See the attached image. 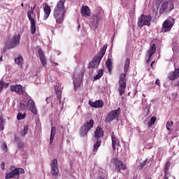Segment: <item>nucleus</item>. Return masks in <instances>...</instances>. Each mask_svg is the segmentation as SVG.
<instances>
[{
    "label": "nucleus",
    "mask_w": 179,
    "mask_h": 179,
    "mask_svg": "<svg viewBox=\"0 0 179 179\" xmlns=\"http://www.w3.org/2000/svg\"><path fill=\"white\" fill-rule=\"evenodd\" d=\"M171 164V163L170 162H166L165 169H164L165 174H169V170L170 169Z\"/></svg>",
    "instance_id": "f704fd0d"
},
{
    "label": "nucleus",
    "mask_w": 179,
    "mask_h": 179,
    "mask_svg": "<svg viewBox=\"0 0 179 179\" xmlns=\"http://www.w3.org/2000/svg\"><path fill=\"white\" fill-rule=\"evenodd\" d=\"M155 84L159 86V85H160V80L157 79V80L155 81Z\"/></svg>",
    "instance_id": "a18cd8bd"
},
{
    "label": "nucleus",
    "mask_w": 179,
    "mask_h": 179,
    "mask_svg": "<svg viewBox=\"0 0 179 179\" xmlns=\"http://www.w3.org/2000/svg\"><path fill=\"white\" fill-rule=\"evenodd\" d=\"M27 132H29V126L24 125L23 130L20 132L22 136H26Z\"/></svg>",
    "instance_id": "473e14b6"
},
{
    "label": "nucleus",
    "mask_w": 179,
    "mask_h": 179,
    "mask_svg": "<svg viewBox=\"0 0 179 179\" xmlns=\"http://www.w3.org/2000/svg\"><path fill=\"white\" fill-rule=\"evenodd\" d=\"M52 101V96H49V97L46 98V102L48 103H51Z\"/></svg>",
    "instance_id": "79ce46f5"
},
{
    "label": "nucleus",
    "mask_w": 179,
    "mask_h": 179,
    "mask_svg": "<svg viewBox=\"0 0 179 179\" xmlns=\"http://www.w3.org/2000/svg\"><path fill=\"white\" fill-rule=\"evenodd\" d=\"M26 118V113H18L17 115V120L20 121L21 120H24Z\"/></svg>",
    "instance_id": "72a5a7b5"
},
{
    "label": "nucleus",
    "mask_w": 179,
    "mask_h": 179,
    "mask_svg": "<svg viewBox=\"0 0 179 179\" xmlns=\"http://www.w3.org/2000/svg\"><path fill=\"white\" fill-rule=\"evenodd\" d=\"M73 82L75 90L78 89V87H80V83H82V75H79L78 73L74 74Z\"/></svg>",
    "instance_id": "dca6fc26"
},
{
    "label": "nucleus",
    "mask_w": 179,
    "mask_h": 179,
    "mask_svg": "<svg viewBox=\"0 0 179 179\" xmlns=\"http://www.w3.org/2000/svg\"><path fill=\"white\" fill-rule=\"evenodd\" d=\"M146 163H148V159H145L143 162L141 163V169H142V167H143V166L146 165Z\"/></svg>",
    "instance_id": "37998d69"
},
{
    "label": "nucleus",
    "mask_w": 179,
    "mask_h": 179,
    "mask_svg": "<svg viewBox=\"0 0 179 179\" xmlns=\"http://www.w3.org/2000/svg\"><path fill=\"white\" fill-rule=\"evenodd\" d=\"M107 50V45H104L103 48L100 50V53L96 56V57L99 58L101 60L103 57H104V54H106V51Z\"/></svg>",
    "instance_id": "bb28decb"
},
{
    "label": "nucleus",
    "mask_w": 179,
    "mask_h": 179,
    "mask_svg": "<svg viewBox=\"0 0 179 179\" xmlns=\"http://www.w3.org/2000/svg\"><path fill=\"white\" fill-rule=\"evenodd\" d=\"M1 170H5V162L1 163Z\"/></svg>",
    "instance_id": "c03bdc74"
},
{
    "label": "nucleus",
    "mask_w": 179,
    "mask_h": 179,
    "mask_svg": "<svg viewBox=\"0 0 179 179\" xmlns=\"http://www.w3.org/2000/svg\"><path fill=\"white\" fill-rule=\"evenodd\" d=\"M104 135V131H103V129L101 127H96L95 132H94V137L96 139L99 140V138H103Z\"/></svg>",
    "instance_id": "4be33fe9"
},
{
    "label": "nucleus",
    "mask_w": 179,
    "mask_h": 179,
    "mask_svg": "<svg viewBox=\"0 0 179 179\" xmlns=\"http://www.w3.org/2000/svg\"><path fill=\"white\" fill-rule=\"evenodd\" d=\"M20 44V35L17 34L14 35L10 40V42L7 43L6 46L7 48H15V47H17Z\"/></svg>",
    "instance_id": "1a4fd4ad"
},
{
    "label": "nucleus",
    "mask_w": 179,
    "mask_h": 179,
    "mask_svg": "<svg viewBox=\"0 0 179 179\" xmlns=\"http://www.w3.org/2000/svg\"><path fill=\"white\" fill-rule=\"evenodd\" d=\"M154 64H155V61L151 63V66H153Z\"/></svg>",
    "instance_id": "09e8293b"
},
{
    "label": "nucleus",
    "mask_w": 179,
    "mask_h": 179,
    "mask_svg": "<svg viewBox=\"0 0 179 179\" xmlns=\"http://www.w3.org/2000/svg\"><path fill=\"white\" fill-rule=\"evenodd\" d=\"M177 0H164L160 5V15H167L174 9V2Z\"/></svg>",
    "instance_id": "7ed1b4c3"
},
{
    "label": "nucleus",
    "mask_w": 179,
    "mask_h": 179,
    "mask_svg": "<svg viewBox=\"0 0 179 179\" xmlns=\"http://www.w3.org/2000/svg\"><path fill=\"white\" fill-rule=\"evenodd\" d=\"M173 127V121H168L166 122V129L167 131H171L170 128Z\"/></svg>",
    "instance_id": "4c0bfd02"
},
{
    "label": "nucleus",
    "mask_w": 179,
    "mask_h": 179,
    "mask_svg": "<svg viewBox=\"0 0 179 179\" xmlns=\"http://www.w3.org/2000/svg\"><path fill=\"white\" fill-rule=\"evenodd\" d=\"M167 176H169V174H166V172H164V179H169V177H167Z\"/></svg>",
    "instance_id": "49530a36"
},
{
    "label": "nucleus",
    "mask_w": 179,
    "mask_h": 179,
    "mask_svg": "<svg viewBox=\"0 0 179 179\" xmlns=\"http://www.w3.org/2000/svg\"><path fill=\"white\" fill-rule=\"evenodd\" d=\"M94 125V121L93 120H90L89 122H86V123L84 124L83 127H81L80 131V135L83 138H85V136H87V133L92 128H93V126Z\"/></svg>",
    "instance_id": "423d86ee"
},
{
    "label": "nucleus",
    "mask_w": 179,
    "mask_h": 179,
    "mask_svg": "<svg viewBox=\"0 0 179 179\" xmlns=\"http://www.w3.org/2000/svg\"><path fill=\"white\" fill-rule=\"evenodd\" d=\"M15 63L20 66V68H22V66H23V57L21 56L16 57L15 59Z\"/></svg>",
    "instance_id": "cd10ccee"
},
{
    "label": "nucleus",
    "mask_w": 179,
    "mask_h": 179,
    "mask_svg": "<svg viewBox=\"0 0 179 179\" xmlns=\"http://www.w3.org/2000/svg\"><path fill=\"white\" fill-rule=\"evenodd\" d=\"M38 17H40V14H38Z\"/></svg>",
    "instance_id": "864d4df0"
},
{
    "label": "nucleus",
    "mask_w": 179,
    "mask_h": 179,
    "mask_svg": "<svg viewBox=\"0 0 179 179\" xmlns=\"http://www.w3.org/2000/svg\"><path fill=\"white\" fill-rule=\"evenodd\" d=\"M23 146H24V143H23V142L18 143L17 147L19 148V149H22V148H23Z\"/></svg>",
    "instance_id": "a19ab883"
},
{
    "label": "nucleus",
    "mask_w": 179,
    "mask_h": 179,
    "mask_svg": "<svg viewBox=\"0 0 179 179\" xmlns=\"http://www.w3.org/2000/svg\"><path fill=\"white\" fill-rule=\"evenodd\" d=\"M89 105L94 108H101V107L103 106V101L100 100L96 101L94 102L90 101Z\"/></svg>",
    "instance_id": "aec40b11"
},
{
    "label": "nucleus",
    "mask_w": 179,
    "mask_h": 179,
    "mask_svg": "<svg viewBox=\"0 0 179 179\" xmlns=\"http://www.w3.org/2000/svg\"><path fill=\"white\" fill-rule=\"evenodd\" d=\"M11 92H15L17 94H23L24 93V87L21 85H11L10 87Z\"/></svg>",
    "instance_id": "2eb2a0df"
},
{
    "label": "nucleus",
    "mask_w": 179,
    "mask_h": 179,
    "mask_svg": "<svg viewBox=\"0 0 179 179\" xmlns=\"http://www.w3.org/2000/svg\"><path fill=\"white\" fill-rule=\"evenodd\" d=\"M38 54L39 55V58L41 59V62L44 68H47V59L45 56H44V53L41 49L38 50Z\"/></svg>",
    "instance_id": "a211bd4d"
},
{
    "label": "nucleus",
    "mask_w": 179,
    "mask_h": 179,
    "mask_svg": "<svg viewBox=\"0 0 179 179\" xmlns=\"http://www.w3.org/2000/svg\"><path fill=\"white\" fill-rule=\"evenodd\" d=\"M143 97H146V96L145 95V94H143Z\"/></svg>",
    "instance_id": "603ef678"
},
{
    "label": "nucleus",
    "mask_w": 179,
    "mask_h": 179,
    "mask_svg": "<svg viewBox=\"0 0 179 179\" xmlns=\"http://www.w3.org/2000/svg\"><path fill=\"white\" fill-rule=\"evenodd\" d=\"M101 59L96 56L88 64L89 69H94L99 68L100 65Z\"/></svg>",
    "instance_id": "4468645a"
},
{
    "label": "nucleus",
    "mask_w": 179,
    "mask_h": 179,
    "mask_svg": "<svg viewBox=\"0 0 179 179\" xmlns=\"http://www.w3.org/2000/svg\"><path fill=\"white\" fill-rule=\"evenodd\" d=\"M111 139H112L113 149V150H116L117 146L120 145V141H118V138H117V137H115L114 132H112Z\"/></svg>",
    "instance_id": "412c9836"
},
{
    "label": "nucleus",
    "mask_w": 179,
    "mask_h": 179,
    "mask_svg": "<svg viewBox=\"0 0 179 179\" xmlns=\"http://www.w3.org/2000/svg\"><path fill=\"white\" fill-rule=\"evenodd\" d=\"M26 107H27V104L20 103V108H22V110H26Z\"/></svg>",
    "instance_id": "ea45409f"
},
{
    "label": "nucleus",
    "mask_w": 179,
    "mask_h": 179,
    "mask_svg": "<svg viewBox=\"0 0 179 179\" xmlns=\"http://www.w3.org/2000/svg\"><path fill=\"white\" fill-rule=\"evenodd\" d=\"M9 86V83L3 81H0V92L2 91V89H6Z\"/></svg>",
    "instance_id": "2f4dec72"
},
{
    "label": "nucleus",
    "mask_w": 179,
    "mask_h": 179,
    "mask_svg": "<svg viewBox=\"0 0 179 179\" xmlns=\"http://www.w3.org/2000/svg\"><path fill=\"white\" fill-rule=\"evenodd\" d=\"M3 60V59H2V57H0V62H2Z\"/></svg>",
    "instance_id": "de8ad7c7"
},
{
    "label": "nucleus",
    "mask_w": 179,
    "mask_h": 179,
    "mask_svg": "<svg viewBox=\"0 0 179 179\" xmlns=\"http://www.w3.org/2000/svg\"><path fill=\"white\" fill-rule=\"evenodd\" d=\"M50 169L52 171V176L55 177V178H58V176L59 174V169L58 168V159H53L50 163Z\"/></svg>",
    "instance_id": "6e6552de"
},
{
    "label": "nucleus",
    "mask_w": 179,
    "mask_h": 179,
    "mask_svg": "<svg viewBox=\"0 0 179 179\" xmlns=\"http://www.w3.org/2000/svg\"><path fill=\"white\" fill-rule=\"evenodd\" d=\"M113 163L115 166V171L120 172L121 170H127V165H125L122 161H120L117 159H114L113 160Z\"/></svg>",
    "instance_id": "f8f14e48"
},
{
    "label": "nucleus",
    "mask_w": 179,
    "mask_h": 179,
    "mask_svg": "<svg viewBox=\"0 0 179 179\" xmlns=\"http://www.w3.org/2000/svg\"><path fill=\"white\" fill-rule=\"evenodd\" d=\"M130 62L129 58H127L124 63V73H122L120 76L118 88L120 96H122L125 93V89L127 87V73L128 72Z\"/></svg>",
    "instance_id": "f03ea898"
},
{
    "label": "nucleus",
    "mask_w": 179,
    "mask_h": 179,
    "mask_svg": "<svg viewBox=\"0 0 179 179\" xmlns=\"http://www.w3.org/2000/svg\"><path fill=\"white\" fill-rule=\"evenodd\" d=\"M80 29V25H78V30H79Z\"/></svg>",
    "instance_id": "8fccbe9b"
},
{
    "label": "nucleus",
    "mask_w": 179,
    "mask_h": 179,
    "mask_svg": "<svg viewBox=\"0 0 179 179\" xmlns=\"http://www.w3.org/2000/svg\"><path fill=\"white\" fill-rule=\"evenodd\" d=\"M25 104H27V107L31 111L33 114L35 115H37L38 111L37 110V107H36V103H34V101L30 98H27L25 102Z\"/></svg>",
    "instance_id": "9d476101"
},
{
    "label": "nucleus",
    "mask_w": 179,
    "mask_h": 179,
    "mask_svg": "<svg viewBox=\"0 0 179 179\" xmlns=\"http://www.w3.org/2000/svg\"><path fill=\"white\" fill-rule=\"evenodd\" d=\"M152 17L150 15H145L142 14L138 20V26L142 29L143 26H150Z\"/></svg>",
    "instance_id": "0eeeda50"
},
{
    "label": "nucleus",
    "mask_w": 179,
    "mask_h": 179,
    "mask_svg": "<svg viewBox=\"0 0 179 179\" xmlns=\"http://www.w3.org/2000/svg\"><path fill=\"white\" fill-rule=\"evenodd\" d=\"M0 121H1V122H0V129L1 130V131H3V129H4V125H5V123L6 122V120H3V118H2V117H1L0 118Z\"/></svg>",
    "instance_id": "c9c22d12"
},
{
    "label": "nucleus",
    "mask_w": 179,
    "mask_h": 179,
    "mask_svg": "<svg viewBox=\"0 0 179 179\" xmlns=\"http://www.w3.org/2000/svg\"><path fill=\"white\" fill-rule=\"evenodd\" d=\"M121 112V108H119L117 110H112L108 115V121H114V120H117L118 117H120V113Z\"/></svg>",
    "instance_id": "ddd939ff"
},
{
    "label": "nucleus",
    "mask_w": 179,
    "mask_h": 179,
    "mask_svg": "<svg viewBox=\"0 0 179 179\" xmlns=\"http://www.w3.org/2000/svg\"><path fill=\"white\" fill-rule=\"evenodd\" d=\"M57 132V128L52 127L51 129L50 138V145H52L54 138H55V134Z\"/></svg>",
    "instance_id": "393cba45"
},
{
    "label": "nucleus",
    "mask_w": 179,
    "mask_h": 179,
    "mask_svg": "<svg viewBox=\"0 0 179 179\" xmlns=\"http://www.w3.org/2000/svg\"><path fill=\"white\" fill-rule=\"evenodd\" d=\"M43 12L45 13L43 20H45L46 19H48L50 13H51V8H50V6H48V4L46 3L43 7Z\"/></svg>",
    "instance_id": "5701e85b"
},
{
    "label": "nucleus",
    "mask_w": 179,
    "mask_h": 179,
    "mask_svg": "<svg viewBox=\"0 0 179 179\" xmlns=\"http://www.w3.org/2000/svg\"><path fill=\"white\" fill-rule=\"evenodd\" d=\"M173 26H174V20L169 19V20H165L162 24V31H164V33H167V31H170Z\"/></svg>",
    "instance_id": "9b49d317"
},
{
    "label": "nucleus",
    "mask_w": 179,
    "mask_h": 179,
    "mask_svg": "<svg viewBox=\"0 0 179 179\" xmlns=\"http://www.w3.org/2000/svg\"><path fill=\"white\" fill-rule=\"evenodd\" d=\"M15 141H17V138H15Z\"/></svg>",
    "instance_id": "6e6d98bb"
},
{
    "label": "nucleus",
    "mask_w": 179,
    "mask_h": 179,
    "mask_svg": "<svg viewBox=\"0 0 179 179\" xmlns=\"http://www.w3.org/2000/svg\"><path fill=\"white\" fill-rule=\"evenodd\" d=\"M159 1V2H163V1H164V0H158Z\"/></svg>",
    "instance_id": "3c124183"
},
{
    "label": "nucleus",
    "mask_w": 179,
    "mask_h": 179,
    "mask_svg": "<svg viewBox=\"0 0 179 179\" xmlns=\"http://www.w3.org/2000/svg\"><path fill=\"white\" fill-rule=\"evenodd\" d=\"M100 145H101V141L100 140H96V142L94 144V152H97V149L100 148Z\"/></svg>",
    "instance_id": "7c9ffc66"
},
{
    "label": "nucleus",
    "mask_w": 179,
    "mask_h": 179,
    "mask_svg": "<svg viewBox=\"0 0 179 179\" xmlns=\"http://www.w3.org/2000/svg\"><path fill=\"white\" fill-rule=\"evenodd\" d=\"M20 174H24V169L22 168L11 169L10 172L6 175L5 179H19L20 178Z\"/></svg>",
    "instance_id": "20e7f679"
},
{
    "label": "nucleus",
    "mask_w": 179,
    "mask_h": 179,
    "mask_svg": "<svg viewBox=\"0 0 179 179\" xmlns=\"http://www.w3.org/2000/svg\"><path fill=\"white\" fill-rule=\"evenodd\" d=\"M155 52H156V45L152 44L150 46V49L147 51V54H146L147 62H149L150 58H152V55H153Z\"/></svg>",
    "instance_id": "f3484780"
},
{
    "label": "nucleus",
    "mask_w": 179,
    "mask_h": 179,
    "mask_svg": "<svg viewBox=\"0 0 179 179\" xmlns=\"http://www.w3.org/2000/svg\"><path fill=\"white\" fill-rule=\"evenodd\" d=\"M2 150L3 152H4V153H6V152H8V145H6V143H3Z\"/></svg>",
    "instance_id": "58836bf2"
},
{
    "label": "nucleus",
    "mask_w": 179,
    "mask_h": 179,
    "mask_svg": "<svg viewBox=\"0 0 179 179\" xmlns=\"http://www.w3.org/2000/svg\"><path fill=\"white\" fill-rule=\"evenodd\" d=\"M155 122H156V117H151L150 120L148 123V127H152Z\"/></svg>",
    "instance_id": "e433bc0d"
},
{
    "label": "nucleus",
    "mask_w": 179,
    "mask_h": 179,
    "mask_svg": "<svg viewBox=\"0 0 179 179\" xmlns=\"http://www.w3.org/2000/svg\"><path fill=\"white\" fill-rule=\"evenodd\" d=\"M21 6H23V3H22Z\"/></svg>",
    "instance_id": "5fc2aeb1"
},
{
    "label": "nucleus",
    "mask_w": 179,
    "mask_h": 179,
    "mask_svg": "<svg viewBox=\"0 0 179 179\" xmlns=\"http://www.w3.org/2000/svg\"><path fill=\"white\" fill-rule=\"evenodd\" d=\"M106 66L109 73H111V71H113V62H111V59L107 60Z\"/></svg>",
    "instance_id": "c85d7f7f"
},
{
    "label": "nucleus",
    "mask_w": 179,
    "mask_h": 179,
    "mask_svg": "<svg viewBox=\"0 0 179 179\" xmlns=\"http://www.w3.org/2000/svg\"><path fill=\"white\" fill-rule=\"evenodd\" d=\"M55 90L57 94V99L59 100V103H61V99H62L61 88L59 87V86L56 85L55 87Z\"/></svg>",
    "instance_id": "a878e982"
},
{
    "label": "nucleus",
    "mask_w": 179,
    "mask_h": 179,
    "mask_svg": "<svg viewBox=\"0 0 179 179\" xmlns=\"http://www.w3.org/2000/svg\"><path fill=\"white\" fill-rule=\"evenodd\" d=\"M81 14L85 17H87L90 16V9L89 8V7L87 6H85L82 7Z\"/></svg>",
    "instance_id": "b1692460"
},
{
    "label": "nucleus",
    "mask_w": 179,
    "mask_h": 179,
    "mask_svg": "<svg viewBox=\"0 0 179 179\" xmlns=\"http://www.w3.org/2000/svg\"><path fill=\"white\" fill-rule=\"evenodd\" d=\"M103 73H104V70H103L102 69H99L98 71V75L94 76V79L95 80L100 79L101 76H103Z\"/></svg>",
    "instance_id": "c756f323"
},
{
    "label": "nucleus",
    "mask_w": 179,
    "mask_h": 179,
    "mask_svg": "<svg viewBox=\"0 0 179 179\" xmlns=\"http://www.w3.org/2000/svg\"><path fill=\"white\" fill-rule=\"evenodd\" d=\"M36 8V5L34 7H31L30 10H28L27 12V16L28 19L31 23V34H36V30H37V28L36 27V20L34 17L31 16L34 13V8Z\"/></svg>",
    "instance_id": "39448f33"
},
{
    "label": "nucleus",
    "mask_w": 179,
    "mask_h": 179,
    "mask_svg": "<svg viewBox=\"0 0 179 179\" xmlns=\"http://www.w3.org/2000/svg\"><path fill=\"white\" fill-rule=\"evenodd\" d=\"M100 19H101L100 15H94L92 16V26L94 27V29H96L97 26H99V22H100Z\"/></svg>",
    "instance_id": "6ab92c4d"
},
{
    "label": "nucleus",
    "mask_w": 179,
    "mask_h": 179,
    "mask_svg": "<svg viewBox=\"0 0 179 179\" xmlns=\"http://www.w3.org/2000/svg\"><path fill=\"white\" fill-rule=\"evenodd\" d=\"M65 0H60L56 5L54 11L53 16L56 20V23L60 24L64 20L66 10L65 9Z\"/></svg>",
    "instance_id": "f257e3e1"
}]
</instances>
